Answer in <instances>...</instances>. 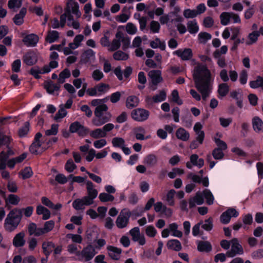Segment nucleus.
<instances>
[{"label":"nucleus","mask_w":263,"mask_h":263,"mask_svg":"<svg viewBox=\"0 0 263 263\" xmlns=\"http://www.w3.org/2000/svg\"><path fill=\"white\" fill-rule=\"evenodd\" d=\"M195 87L201 94L203 101L209 98L213 88L211 74L206 66L198 64L193 73Z\"/></svg>","instance_id":"1"},{"label":"nucleus","mask_w":263,"mask_h":263,"mask_svg":"<svg viewBox=\"0 0 263 263\" xmlns=\"http://www.w3.org/2000/svg\"><path fill=\"white\" fill-rule=\"evenodd\" d=\"M105 100L106 99H93L90 102L91 106L96 107L94 114L97 118L92 120L93 124L96 126H100L110 120V113H106L103 116L104 112L108 110L107 106L104 103Z\"/></svg>","instance_id":"2"},{"label":"nucleus","mask_w":263,"mask_h":263,"mask_svg":"<svg viewBox=\"0 0 263 263\" xmlns=\"http://www.w3.org/2000/svg\"><path fill=\"white\" fill-rule=\"evenodd\" d=\"M87 195L82 198L77 199L72 203V206L77 210H84L85 206L92 204L94 199L97 197L98 191L95 189L94 185L90 181L86 182Z\"/></svg>","instance_id":"3"},{"label":"nucleus","mask_w":263,"mask_h":263,"mask_svg":"<svg viewBox=\"0 0 263 263\" xmlns=\"http://www.w3.org/2000/svg\"><path fill=\"white\" fill-rule=\"evenodd\" d=\"M22 216V210L14 209L7 215L5 220L4 227L6 231H14L20 223Z\"/></svg>","instance_id":"4"},{"label":"nucleus","mask_w":263,"mask_h":263,"mask_svg":"<svg viewBox=\"0 0 263 263\" xmlns=\"http://www.w3.org/2000/svg\"><path fill=\"white\" fill-rule=\"evenodd\" d=\"M132 216L130 211L127 208L122 209L116 220L117 227L119 229L126 228L129 223V218Z\"/></svg>","instance_id":"5"},{"label":"nucleus","mask_w":263,"mask_h":263,"mask_svg":"<svg viewBox=\"0 0 263 263\" xmlns=\"http://www.w3.org/2000/svg\"><path fill=\"white\" fill-rule=\"evenodd\" d=\"M148 76L151 79L149 86L153 90L157 89L158 84L161 83L163 79L161 76V71L159 70H152L148 72Z\"/></svg>","instance_id":"6"},{"label":"nucleus","mask_w":263,"mask_h":263,"mask_svg":"<svg viewBox=\"0 0 263 263\" xmlns=\"http://www.w3.org/2000/svg\"><path fill=\"white\" fill-rule=\"evenodd\" d=\"M97 253L95 248L89 245L84 248L80 252H78L77 256L81 260L84 259L85 261H88L92 259Z\"/></svg>","instance_id":"7"},{"label":"nucleus","mask_w":263,"mask_h":263,"mask_svg":"<svg viewBox=\"0 0 263 263\" xmlns=\"http://www.w3.org/2000/svg\"><path fill=\"white\" fill-rule=\"evenodd\" d=\"M149 115V111L142 108L134 109L131 113L132 118L134 120L138 122H143L146 120Z\"/></svg>","instance_id":"8"},{"label":"nucleus","mask_w":263,"mask_h":263,"mask_svg":"<svg viewBox=\"0 0 263 263\" xmlns=\"http://www.w3.org/2000/svg\"><path fill=\"white\" fill-rule=\"evenodd\" d=\"M231 249L227 252V256L233 257L237 254H242L243 250L242 246L239 244L237 238H233L231 240Z\"/></svg>","instance_id":"9"},{"label":"nucleus","mask_w":263,"mask_h":263,"mask_svg":"<svg viewBox=\"0 0 263 263\" xmlns=\"http://www.w3.org/2000/svg\"><path fill=\"white\" fill-rule=\"evenodd\" d=\"M69 131L72 133H76L80 136H84L88 133V129L79 122L76 121L70 124Z\"/></svg>","instance_id":"10"},{"label":"nucleus","mask_w":263,"mask_h":263,"mask_svg":"<svg viewBox=\"0 0 263 263\" xmlns=\"http://www.w3.org/2000/svg\"><path fill=\"white\" fill-rule=\"evenodd\" d=\"M129 234L132 236V239L134 241H138L140 245H144L145 243V239L144 235H141L140 233V229L138 227H135L131 229Z\"/></svg>","instance_id":"11"},{"label":"nucleus","mask_w":263,"mask_h":263,"mask_svg":"<svg viewBox=\"0 0 263 263\" xmlns=\"http://www.w3.org/2000/svg\"><path fill=\"white\" fill-rule=\"evenodd\" d=\"M173 54L183 61L189 60L193 57L192 50L190 48L179 49L174 51Z\"/></svg>","instance_id":"12"},{"label":"nucleus","mask_w":263,"mask_h":263,"mask_svg":"<svg viewBox=\"0 0 263 263\" xmlns=\"http://www.w3.org/2000/svg\"><path fill=\"white\" fill-rule=\"evenodd\" d=\"M95 60V52L91 49L84 51L81 55L80 61L83 64L90 63Z\"/></svg>","instance_id":"13"},{"label":"nucleus","mask_w":263,"mask_h":263,"mask_svg":"<svg viewBox=\"0 0 263 263\" xmlns=\"http://www.w3.org/2000/svg\"><path fill=\"white\" fill-rule=\"evenodd\" d=\"M65 11L67 13H70L75 15L78 18L80 17L81 15L78 3H66Z\"/></svg>","instance_id":"14"},{"label":"nucleus","mask_w":263,"mask_h":263,"mask_svg":"<svg viewBox=\"0 0 263 263\" xmlns=\"http://www.w3.org/2000/svg\"><path fill=\"white\" fill-rule=\"evenodd\" d=\"M116 37L119 38L120 42L122 43V49L125 50L127 49L130 43V37L126 34H124L122 32L118 31L116 34Z\"/></svg>","instance_id":"15"},{"label":"nucleus","mask_w":263,"mask_h":263,"mask_svg":"<svg viewBox=\"0 0 263 263\" xmlns=\"http://www.w3.org/2000/svg\"><path fill=\"white\" fill-rule=\"evenodd\" d=\"M109 256L114 260H118L120 258L122 250L112 246H108L107 247Z\"/></svg>","instance_id":"16"},{"label":"nucleus","mask_w":263,"mask_h":263,"mask_svg":"<svg viewBox=\"0 0 263 263\" xmlns=\"http://www.w3.org/2000/svg\"><path fill=\"white\" fill-rule=\"evenodd\" d=\"M50 71V69L48 65H45L42 68L35 66L30 69V73L37 79L40 78L39 74L48 73Z\"/></svg>","instance_id":"17"},{"label":"nucleus","mask_w":263,"mask_h":263,"mask_svg":"<svg viewBox=\"0 0 263 263\" xmlns=\"http://www.w3.org/2000/svg\"><path fill=\"white\" fill-rule=\"evenodd\" d=\"M187 178L191 179L194 182L201 183L205 187H207L209 185V179L208 177L201 178V176L195 175L193 173H190L188 174Z\"/></svg>","instance_id":"18"},{"label":"nucleus","mask_w":263,"mask_h":263,"mask_svg":"<svg viewBox=\"0 0 263 263\" xmlns=\"http://www.w3.org/2000/svg\"><path fill=\"white\" fill-rule=\"evenodd\" d=\"M39 41V37L34 34H30L25 36L23 40V43L27 46L34 47Z\"/></svg>","instance_id":"19"},{"label":"nucleus","mask_w":263,"mask_h":263,"mask_svg":"<svg viewBox=\"0 0 263 263\" xmlns=\"http://www.w3.org/2000/svg\"><path fill=\"white\" fill-rule=\"evenodd\" d=\"M28 232L30 235L40 236L44 234V232L41 228H37L34 223H31L28 227Z\"/></svg>","instance_id":"20"},{"label":"nucleus","mask_w":263,"mask_h":263,"mask_svg":"<svg viewBox=\"0 0 263 263\" xmlns=\"http://www.w3.org/2000/svg\"><path fill=\"white\" fill-rule=\"evenodd\" d=\"M27 12L25 8H22L19 13L16 14L13 18L14 24L16 25L20 26L24 23V17H25Z\"/></svg>","instance_id":"21"},{"label":"nucleus","mask_w":263,"mask_h":263,"mask_svg":"<svg viewBox=\"0 0 263 263\" xmlns=\"http://www.w3.org/2000/svg\"><path fill=\"white\" fill-rule=\"evenodd\" d=\"M158 159L157 156L154 154H148L143 159V163L148 166L152 167L157 163Z\"/></svg>","instance_id":"22"},{"label":"nucleus","mask_w":263,"mask_h":263,"mask_svg":"<svg viewBox=\"0 0 263 263\" xmlns=\"http://www.w3.org/2000/svg\"><path fill=\"white\" fill-rule=\"evenodd\" d=\"M25 234L24 232H20L17 234L13 238V244L16 247H22L25 243L24 239Z\"/></svg>","instance_id":"23"},{"label":"nucleus","mask_w":263,"mask_h":263,"mask_svg":"<svg viewBox=\"0 0 263 263\" xmlns=\"http://www.w3.org/2000/svg\"><path fill=\"white\" fill-rule=\"evenodd\" d=\"M252 125L256 132L263 131V122L258 117H254L252 119Z\"/></svg>","instance_id":"24"},{"label":"nucleus","mask_w":263,"mask_h":263,"mask_svg":"<svg viewBox=\"0 0 263 263\" xmlns=\"http://www.w3.org/2000/svg\"><path fill=\"white\" fill-rule=\"evenodd\" d=\"M176 137L178 139L183 141H187L190 138V134L183 128H179L176 133Z\"/></svg>","instance_id":"25"},{"label":"nucleus","mask_w":263,"mask_h":263,"mask_svg":"<svg viewBox=\"0 0 263 263\" xmlns=\"http://www.w3.org/2000/svg\"><path fill=\"white\" fill-rule=\"evenodd\" d=\"M139 99L135 96H130L127 97L126 100V106L129 109H132L138 106Z\"/></svg>","instance_id":"26"},{"label":"nucleus","mask_w":263,"mask_h":263,"mask_svg":"<svg viewBox=\"0 0 263 263\" xmlns=\"http://www.w3.org/2000/svg\"><path fill=\"white\" fill-rule=\"evenodd\" d=\"M167 247L168 249L176 251H179L182 249L181 243L177 239H172L168 240L167 243Z\"/></svg>","instance_id":"27"},{"label":"nucleus","mask_w":263,"mask_h":263,"mask_svg":"<svg viewBox=\"0 0 263 263\" xmlns=\"http://www.w3.org/2000/svg\"><path fill=\"white\" fill-rule=\"evenodd\" d=\"M23 61L28 65H32L37 61L35 55L33 53H27L23 57Z\"/></svg>","instance_id":"28"},{"label":"nucleus","mask_w":263,"mask_h":263,"mask_svg":"<svg viewBox=\"0 0 263 263\" xmlns=\"http://www.w3.org/2000/svg\"><path fill=\"white\" fill-rule=\"evenodd\" d=\"M54 248L55 245L51 241L44 242L42 244L43 252L47 257L49 256Z\"/></svg>","instance_id":"29"},{"label":"nucleus","mask_w":263,"mask_h":263,"mask_svg":"<svg viewBox=\"0 0 263 263\" xmlns=\"http://www.w3.org/2000/svg\"><path fill=\"white\" fill-rule=\"evenodd\" d=\"M59 38V33L57 31L49 30L45 38L46 42L52 43L58 40Z\"/></svg>","instance_id":"30"},{"label":"nucleus","mask_w":263,"mask_h":263,"mask_svg":"<svg viewBox=\"0 0 263 263\" xmlns=\"http://www.w3.org/2000/svg\"><path fill=\"white\" fill-rule=\"evenodd\" d=\"M187 27L189 32L191 34H195L199 30V27L196 20L188 21Z\"/></svg>","instance_id":"31"},{"label":"nucleus","mask_w":263,"mask_h":263,"mask_svg":"<svg viewBox=\"0 0 263 263\" xmlns=\"http://www.w3.org/2000/svg\"><path fill=\"white\" fill-rule=\"evenodd\" d=\"M259 36V32L258 31H253L250 33L248 35V40L246 43V45H250L256 43Z\"/></svg>","instance_id":"32"},{"label":"nucleus","mask_w":263,"mask_h":263,"mask_svg":"<svg viewBox=\"0 0 263 263\" xmlns=\"http://www.w3.org/2000/svg\"><path fill=\"white\" fill-rule=\"evenodd\" d=\"M44 87L48 93L52 94L55 91L59 90L60 85L58 84H54L50 81L45 84Z\"/></svg>","instance_id":"33"},{"label":"nucleus","mask_w":263,"mask_h":263,"mask_svg":"<svg viewBox=\"0 0 263 263\" xmlns=\"http://www.w3.org/2000/svg\"><path fill=\"white\" fill-rule=\"evenodd\" d=\"M190 161L192 164L201 168L204 165V160L202 158L199 159L197 154H193L190 156Z\"/></svg>","instance_id":"34"},{"label":"nucleus","mask_w":263,"mask_h":263,"mask_svg":"<svg viewBox=\"0 0 263 263\" xmlns=\"http://www.w3.org/2000/svg\"><path fill=\"white\" fill-rule=\"evenodd\" d=\"M249 85L251 88L253 89L259 87L263 89V78L260 76H257L256 80L250 82Z\"/></svg>","instance_id":"35"},{"label":"nucleus","mask_w":263,"mask_h":263,"mask_svg":"<svg viewBox=\"0 0 263 263\" xmlns=\"http://www.w3.org/2000/svg\"><path fill=\"white\" fill-rule=\"evenodd\" d=\"M90 136L94 139H99L104 138L107 134L103 132L102 128H97L90 132Z\"/></svg>","instance_id":"36"},{"label":"nucleus","mask_w":263,"mask_h":263,"mask_svg":"<svg viewBox=\"0 0 263 263\" xmlns=\"http://www.w3.org/2000/svg\"><path fill=\"white\" fill-rule=\"evenodd\" d=\"M23 0H9L8 3V6L10 9L16 11L22 5Z\"/></svg>","instance_id":"37"},{"label":"nucleus","mask_w":263,"mask_h":263,"mask_svg":"<svg viewBox=\"0 0 263 263\" xmlns=\"http://www.w3.org/2000/svg\"><path fill=\"white\" fill-rule=\"evenodd\" d=\"M178 226L176 223H173L169 225V229L172 232V235L180 238L182 236L181 231L178 230Z\"/></svg>","instance_id":"38"},{"label":"nucleus","mask_w":263,"mask_h":263,"mask_svg":"<svg viewBox=\"0 0 263 263\" xmlns=\"http://www.w3.org/2000/svg\"><path fill=\"white\" fill-rule=\"evenodd\" d=\"M99 96L105 93L110 89V86L105 83H99L96 86Z\"/></svg>","instance_id":"39"},{"label":"nucleus","mask_w":263,"mask_h":263,"mask_svg":"<svg viewBox=\"0 0 263 263\" xmlns=\"http://www.w3.org/2000/svg\"><path fill=\"white\" fill-rule=\"evenodd\" d=\"M229 91V86L227 83H221L219 85L218 93L219 95L223 97L226 96Z\"/></svg>","instance_id":"40"},{"label":"nucleus","mask_w":263,"mask_h":263,"mask_svg":"<svg viewBox=\"0 0 263 263\" xmlns=\"http://www.w3.org/2000/svg\"><path fill=\"white\" fill-rule=\"evenodd\" d=\"M198 250L200 252H210L212 250V246L208 241H201L198 245Z\"/></svg>","instance_id":"41"},{"label":"nucleus","mask_w":263,"mask_h":263,"mask_svg":"<svg viewBox=\"0 0 263 263\" xmlns=\"http://www.w3.org/2000/svg\"><path fill=\"white\" fill-rule=\"evenodd\" d=\"M20 198L16 195L10 194L8 198L5 199L7 204L8 203L12 205H17L20 201Z\"/></svg>","instance_id":"42"},{"label":"nucleus","mask_w":263,"mask_h":263,"mask_svg":"<svg viewBox=\"0 0 263 263\" xmlns=\"http://www.w3.org/2000/svg\"><path fill=\"white\" fill-rule=\"evenodd\" d=\"M60 109L56 113L54 119V120L58 121L59 119H62L65 117L67 114V112L65 108H64V104H61L59 106Z\"/></svg>","instance_id":"43"},{"label":"nucleus","mask_w":263,"mask_h":263,"mask_svg":"<svg viewBox=\"0 0 263 263\" xmlns=\"http://www.w3.org/2000/svg\"><path fill=\"white\" fill-rule=\"evenodd\" d=\"M42 145V142L41 141H34L32 143L30 147V151L32 154H38L40 153L39 151Z\"/></svg>","instance_id":"44"},{"label":"nucleus","mask_w":263,"mask_h":263,"mask_svg":"<svg viewBox=\"0 0 263 263\" xmlns=\"http://www.w3.org/2000/svg\"><path fill=\"white\" fill-rule=\"evenodd\" d=\"M134 133L137 139L143 140L145 139L144 135L145 133V130L142 127L135 128L134 129Z\"/></svg>","instance_id":"45"},{"label":"nucleus","mask_w":263,"mask_h":263,"mask_svg":"<svg viewBox=\"0 0 263 263\" xmlns=\"http://www.w3.org/2000/svg\"><path fill=\"white\" fill-rule=\"evenodd\" d=\"M128 55L126 53L119 50L116 51L113 54V58L115 60L120 61V60H126L128 59Z\"/></svg>","instance_id":"46"},{"label":"nucleus","mask_w":263,"mask_h":263,"mask_svg":"<svg viewBox=\"0 0 263 263\" xmlns=\"http://www.w3.org/2000/svg\"><path fill=\"white\" fill-rule=\"evenodd\" d=\"M29 126L30 124L28 122H25L24 126L21 127L18 131V136L20 137H23L26 136L29 132Z\"/></svg>","instance_id":"47"},{"label":"nucleus","mask_w":263,"mask_h":263,"mask_svg":"<svg viewBox=\"0 0 263 263\" xmlns=\"http://www.w3.org/2000/svg\"><path fill=\"white\" fill-rule=\"evenodd\" d=\"M114 147L122 148L125 145V140L121 137H115L111 141Z\"/></svg>","instance_id":"48"},{"label":"nucleus","mask_w":263,"mask_h":263,"mask_svg":"<svg viewBox=\"0 0 263 263\" xmlns=\"http://www.w3.org/2000/svg\"><path fill=\"white\" fill-rule=\"evenodd\" d=\"M19 175L22 176L23 179H26L30 178L32 175L33 172L31 167H26L24 170L19 173Z\"/></svg>","instance_id":"49"},{"label":"nucleus","mask_w":263,"mask_h":263,"mask_svg":"<svg viewBox=\"0 0 263 263\" xmlns=\"http://www.w3.org/2000/svg\"><path fill=\"white\" fill-rule=\"evenodd\" d=\"M220 18L222 25L224 26L228 25L231 19V12H222L220 15Z\"/></svg>","instance_id":"50"},{"label":"nucleus","mask_w":263,"mask_h":263,"mask_svg":"<svg viewBox=\"0 0 263 263\" xmlns=\"http://www.w3.org/2000/svg\"><path fill=\"white\" fill-rule=\"evenodd\" d=\"M99 198L101 202L113 201L115 199L114 196L110 194L102 193L99 194Z\"/></svg>","instance_id":"51"},{"label":"nucleus","mask_w":263,"mask_h":263,"mask_svg":"<svg viewBox=\"0 0 263 263\" xmlns=\"http://www.w3.org/2000/svg\"><path fill=\"white\" fill-rule=\"evenodd\" d=\"M203 195L206 200V203L209 205H211L213 203L214 198L210 190L206 189L204 190Z\"/></svg>","instance_id":"52"},{"label":"nucleus","mask_w":263,"mask_h":263,"mask_svg":"<svg viewBox=\"0 0 263 263\" xmlns=\"http://www.w3.org/2000/svg\"><path fill=\"white\" fill-rule=\"evenodd\" d=\"M121 46L120 40L119 38H117L116 37L114 39L111 44H110V47L108 48V50L111 51H115L118 49Z\"/></svg>","instance_id":"53"},{"label":"nucleus","mask_w":263,"mask_h":263,"mask_svg":"<svg viewBox=\"0 0 263 263\" xmlns=\"http://www.w3.org/2000/svg\"><path fill=\"white\" fill-rule=\"evenodd\" d=\"M76 168L77 165L71 159H68L65 165V169L68 173L72 172Z\"/></svg>","instance_id":"54"},{"label":"nucleus","mask_w":263,"mask_h":263,"mask_svg":"<svg viewBox=\"0 0 263 263\" xmlns=\"http://www.w3.org/2000/svg\"><path fill=\"white\" fill-rule=\"evenodd\" d=\"M201 227L204 230L209 231L213 228V218L209 217L208 219L204 220V223L201 224Z\"/></svg>","instance_id":"55"},{"label":"nucleus","mask_w":263,"mask_h":263,"mask_svg":"<svg viewBox=\"0 0 263 263\" xmlns=\"http://www.w3.org/2000/svg\"><path fill=\"white\" fill-rule=\"evenodd\" d=\"M59 125L58 124H52L51 128L47 129L45 131L46 136H55L58 132Z\"/></svg>","instance_id":"56"},{"label":"nucleus","mask_w":263,"mask_h":263,"mask_svg":"<svg viewBox=\"0 0 263 263\" xmlns=\"http://www.w3.org/2000/svg\"><path fill=\"white\" fill-rule=\"evenodd\" d=\"M224 153L222 150L219 148H214L212 152V156L215 159L221 160L224 157Z\"/></svg>","instance_id":"57"},{"label":"nucleus","mask_w":263,"mask_h":263,"mask_svg":"<svg viewBox=\"0 0 263 263\" xmlns=\"http://www.w3.org/2000/svg\"><path fill=\"white\" fill-rule=\"evenodd\" d=\"M54 226V221L53 220H49L44 224V227L42 228L44 234L47 233L52 230Z\"/></svg>","instance_id":"58"},{"label":"nucleus","mask_w":263,"mask_h":263,"mask_svg":"<svg viewBox=\"0 0 263 263\" xmlns=\"http://www.w3.org/2000/svg\"><path fill=\"white\" fill-rule=\"evenodd\" d=\"M126 31L129 34L133 35L136 33L137 28L133 23H128L126 25Z\"/></svg>","instance_id":"59"},{"label":"nucleus","mask_w":263,"mask_h":263,"mask_svg":"<svg viewBox=\"0 0 263 263\" xmlns=\"http://www.w3.org/2000/svg\"><path fill=\"white\" fill-rule=\"evenodd\" d=\"M212 38V35L207 32H202L198 34V39L200 43H205L207 41Z\"/></svg>","instance_id":"60"},{"label":"nucleus","mask_w":263,"mask_h":263,"mask_svg":"<svg viewBox=\"0 0 263 263\" xmlns=\"http://www.w3.org/2000/svg\"><path fill=\"white\" fill-rule=\"evenodd\" d=\"M166 93L164 91H161L159 94L154 96L155 103H158L164 101L166 99Z\"/></svg>","instance_id":"61"},{"label":"nucleus","mask_w":263,"mask_h":263,"mask_svg":"<svg viewBox=\"0 0 263 263\" xmlns=\"http://www.w3.org/2000/svg\"><path fill=\"white\" fill-rule=\"evenodd\" d=\"M103 77V72L99 69L95 70L92 73V78L96 81H100Z\"/></svg>","instance_id":"62"},{"label":"nucleus","mask_w":263,"mask_h":263,"mask_svg":"<svg viewBox=\"0 0 263 263\" xmlns=\"http://www.w3.org/2000/svg\"><path fill=\"white\" fill-rule=\"evenodd\" d=\"M196 10L186 9L183 12V15L185 18H194L197 15Z\"/></svg>","instance_id":"63"},{"label":"nucleus","mask_w":263,"mask_h":263,"mask_svg":"<svg viewBox=\"0 0 263 263\" xmlns=\"http://www.w3.org/2000/svg\"><path fill=\"white\" fill-rule=\"evenodd\" d=\"M66 237L68 238L71 239L73 242L81 243L82 241V237L80 235L68 234H67Z\"/></svg>","instance_id":"64"}]
</instances>
